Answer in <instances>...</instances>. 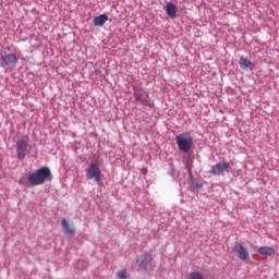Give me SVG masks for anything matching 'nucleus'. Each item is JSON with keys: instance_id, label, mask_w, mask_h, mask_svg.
<instances>
[{"instance_id": "obj_11", "label": "nucleus", "mask_w": 279, "mask_h": 279, "mask_svg": "<svg viewBox=\"0 0 279 279\" xmlns=\"http://www.w3.org/2000/svg\"><path fill=\"white\" fill-rule=\"evenodd\" d=\"M134 97L140 104H143V106H149V94H147V92H135Z\"/></svg>"}, {"instance_id": "obj_13", "label": "nucleus", "mask_w": 279, "mask_h": 279, "mask_svg": "<svg viewBox=\"0 0 279 279\" xmlns=\"http://www.w3.org/2000/svg\"><path fill=\"white\" fill-rule=\"evenodd\" d=\"M107 21H108V15L100 14V15L94 17V25H95V27H104V25H106Z\"/></svg>"}, {"instance_id": "obj_6", "label": "nucleus", "mask_w": 279, "mask_h": 279, "mask_svg": "<svg viewBox=\"0 0 279 279\" xmlns=\"http://www.w3.org/2000/svg\"><path fill=\"white\" fill-rule=\"evenodd\" d=\"M86 175L88 180H95V182H100L101 170L99 169V166H97L96 163H92L86 170Z\"/></svg>"}, {"instance_id": "obj_17", "label": "nucleus", "mask_w": 279, "mask_h": 279, "mask_svg": "<svg viewBox=\"0 0 279 279\" xmlns=\"http://www.w3.org/2000/svg\"><path fill=\"white\" fill-rule=\"evenodd\" d=\"M19 184L22 186H29V179H25L24 177L19 180Z\"/></svg>"}, {"instance_id": "obj_2", "label": "nucleus", "mask_w": 279, "mask_h": 279, "mask_svg": "<svg viewBox=\"0 0 279 279\" xmlns=\"http://www.w3.org/2000/svg\"><path fill=\"white\" fill-rule=\"evenodd\" d=\"M177 145L180 151L189 154L193 148V137L189 133H181L175 136Z\"/></svg>"}, {"instance_id": "obj_16", "label": "nucleus", "mask_w": 279, "mask_h": 279, "mask_svg": "<svg viewBox=\"0 0 279 279\" xmlns=\"http://www.w3.org/2000/svg\"><path fill=\"white\" fill-rule=\"evenodd\" d=\"M117 278H118V279H128V271H125V270H119V271L117 272Z\"/></svg>"}, {"instance_id": "obj_9", "label": "nucleus", "mask_w": 279, "mask_h": 279, "mask_svg": "<svg viewBox=\"0 0 279 279\" xmlns=\"http://www.w3.org/2000/svg\"><path fill=\"white\" fill-rule=\"evenodd\" d=\"M61 226L66 236H75V227L71 226V223H69V220H66V218L61 219Z\"/></svg>"}, {"instance_id": "obj_4", "label": "nucleus", "mask_w": 279, "mask_h": 279, "mask_svg": "<svg viewBox=\"0 0 279 279\" xmlns=\"http://www.w3.org/2000/svg\"><path fill=\"white\" fill-rule=\"evenodd\" d=\"M0 64L4 69H14L19 64V57H16V53L4 54L0 59Z\"/></svg>"}, {"instance_id": "obj_7", "label": "nucleus", "mask_w": 279, "mask_h": 279, "mask_svg": "<svg viewBox=\"0 0 279 279\" xmlns=\"http://www.w3.org/2000/svg\"><path fill=\"white\" fill-rule=\"evenodd\" d=\"M232 251L240 260H247L250 258V251L241 242H235Z\"/></svg>"}, {"instance_id": "obj_1", "label": "nucleus", "mask_w": 279, "mask_h": 279, "mask_svg": "<svg viewBox=\"0 0 279 279\" xmlns=\"http://www.w3.org/2000/svg\"><path fill=\"white\" fill-rule=\"evenodd\" d=\"M47 180H51V170L48 167H43L33 173L28 174V182L32 186H40Z\"/></svg>"}, {"instance_id": "obj_15", "label": "nucleus", "mask_w": 279, "mask_h": 279, "mask_svg": "<svg viewBox=\"0 0 279 279\" xmlns=\"http://www.w3.org/2000/svg\"><path fill=\"white\" fill-rule=\"evenodd\" d=\"M186 279H205V278H204V275H202V272L194 271V272H191Z\"/></svg>"}, {"instance_id": "obj_12", "label": "nucleus", "mask_w": 279, "mask_h": 279, "mask_svg": "<svg viewBox=\"0 0 279 279\" xmlns=\"http://www.w3.org/2000/svg\"><path fill=\"white\" fill-rule=\"evenodd\" d=\"M166 12L170 19H175V14H178V7L171 2H168L166 5Z\"/></svg>"}, {"instance_id": "obj_10", "label": "nucleus", "mask_w": 279, "mask_h": 279, "mask_svg": "<svg viewBox=\"0 0 279 279\" xmlns=\"http://www.w3.org/2000/svg\"><path fill=\"white\" fill-rule=\"evenodd\" d=\"M239 64L243 71H254L256 69V64L244 57L240 58Z\"/></svg>"}, {"instance_id": "obj_3", "label": "nucleus", "mask_w": 279, "mask_h": 279, "mask_svg": "<svg viewBox=\"0 0 279 279\" xmlns=\"http://www.w3.org/2000/svg\"><path fill=\"white\" fill-rule=\"evenodd\" d=\"M136 263L141 271H154V256L151 253H142L137 257Z\"/></svg>"}, {"instance_id": "obj_5", "label": "nucleus", "mask_w": 279, "mask_h": 279, "mask_svg": "<svg viewBox=\"0 0 279 279\" xmlns=\"http://www.w3.org/2000/svg\"><path fill=\"white\" fill-rule=\"evenodd\" d=\"M29 144H27V142L20 140L16 142V154H17V158L19 160H25V158L27 157V155L29 154Z\"/></svg>"}, {"instance_id": "obj_14", "label": "nucleus", "mask_w": 279, "mask_h": 279, "mask_svg": "<svg viewBox=\"0 0 279 279\" xmlns=\"http://www.w3.org/2000/svg\"><path fill=\"white\" fill-rule=\"evenodd\" d=\"M258 254H262V256H274L276 254V250L270 246H260L258 248Z\"/></svg>"}, {"instance_id": "obj_8", "label": "nucleus", "mask_w": 279, "mask_h": 279, "mask_svg": "<svg viewBox=\"0 0 279 279\" xmlns=\"http://www.w3.org/2000/svg\"><path fill=\"white\" fill-rule=\"evenodd\" d=\"M228 169H230V163L218 162L210 169L209 173H211V175H220V173H223V171H228Z\"/></svg>"}]
</instances>
